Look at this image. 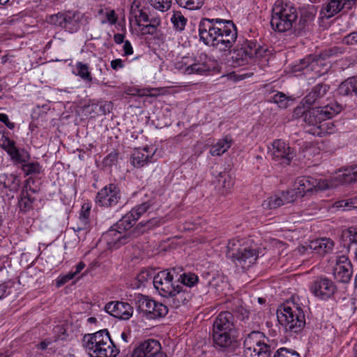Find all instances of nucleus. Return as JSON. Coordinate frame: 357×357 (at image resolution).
Returning <instances> with one entry per match:
<instances>
[{"mask_svg":"<svg viewBox=\"0 0 357 357\" xmlns=\"http://www.w3.org/2000/svg\"><path fill=\"white\" fill-rule=\"evenodd\" d=\"M356 0H328L322 5L320 18L330 19L340 12H347L355 5Z\"/></svg>","mask_w":357,"mask_h":357,"instance_id":"obj_11","label":"nucleus"},{"mask_svg":"<svg viewBox=\"0 0 357 357\" xmlns=\"http://www.w3.org/2000/svg\"><path fill=\"white\" fill-rule=\"evenodd\" d=\"M151 207L149 202H144L134 207L130 212L126 213L121 220L119 226H123L124 223L126 226L132 228L135 222L144 214Z\"/></svg>","mask_w":357,"mask_h":357,"instance_id":"obj_19","label":"nucleus"},{"mask_svg":"<svg viewBox=\"0 0 357 357\" xmlns=\"http://www.w3.org/2000/svg\"><path fill=\"white\" fill-rule=\"evenodd\" d=\"M76 70H77V75H79L82 79L87 82H91L92 77L87 64H84L82 62H77L76 63Z\"/></svg>","mask_w":357,"mask_h":357,"instance_id":"obj_42","label":"nucleus"},{"mask_svg":"<svg viewBox=\"0 0 357 357\" xmlns=\"http://www.w3.org/2000/svg\"><path fill=\"white\" fill-rule=\"evenodd\" d=\"M154 151L150 150L149 147H144L143 149L135 150L132 154L130 162L135 167L140 168L151 162Z\"/></svg>","mask_w":357,"mask_h":357,"instance_id":"obj_21","label":"nucleus"},{"mask_svg":"<svg viewBox=\"0 0 357 357\" xmlns=\"http://www.w3.org/2000/svg\"><path fill=\"white\" fill-rule=\"evenodd\" d=\"M284 204L282 195H275L264 201L262 206L264 209H275Z\"/></svg>","mask_w":357,"mask_h":357,"instance_id":"obj_33","label":"nucleus"},{"mask_svg":"<svg viewBox=\"0 0 357 357\" xmlns=\"http://www.w3.org/2000/svg\"><path fill=\"white\" fill-rule=\"evenodd\" d=\"M342 181L345 183L357 182V165L345 169L342 174Z\"/></svg>","mask_w":357,"mask_h":357,"instance_id":"obj_37","label":"nucleus"},{"mask_svg":"<svg viewBox=\"0 0 357 357\" xmlns=\"http://www.w3.org/2000/svg\"><path fill=\"white\" fill-rule=\"evenodd\" d=\"M90 227L89 220L84 218H78L77 222L71 227L75 232L84 231L86 234Z\"/></svg>","mask_w":357,"mask_h":357,"instance_id":"obj_45","label":"nucleus"},{"mask_svg":"<svg viewBox=\"0 0 357 357\" xmlns=\"http://www.w3.org/2000/svg\"><path fill=\"white\" fill-rule=\"evenodd\" d=\"M271 101L276 103L280 108L288 107V99L284 93L278 92L271 96Z\"/></svg>","mask_w":357,"mask_h":357,"instance_id":"obj_47","label":"nucleus"},{"mask_svg":"<svg viewBox=\"0 0 357 357\" xmlns=\"http://www.w3.org/2000/svg\"><path fill=\"white\" fill-rule=\"evenodd\" d=\"M236 312L238 317L241 320H245L249 317V312L243 307H238L236 309Z\"/></svg>","mask_w":357,"mask_h":357,"instance_id":"obj_60","label":"nucleus"},{"mask_svg":"<svg viewBox=\"0 0 357 357\" xmlns=\"http://www.w3.org/2000/svg\"><path fill=\"white\" fill-rule=\"evenodd\" d=\"M343 43L347 45L357 44V31L351 33L343 38Z\"/></svg>","mask_w":357,"mask_h":357,"instance_id":"obj_58","label":"nucleus"},{"mask_svg":"<svg viewBox=\"0 0 357 357\" xmlns=\"http://www.w3.org/2000/svg\"><path fill=\"white\" fill-rule=\"evenodd\" d=\"M192 66L189 70V75H202L210 70V66L208 63V58L206 54L199 57L192 58Z\"/></svg>","mask_w":357,"mask_h":357,"instance_id":"obj_26","label":"nucleus"},{"mask_svg":"<svg viewBox=\"0 0 357 357\" xmlns=\"http://www.w3.org/2000/svg\"><path fill=\"white\" fill-rule=\"evenodd\" d=\"M111 67L113 70L123 68L124 67L123 62L120 59H114L111 61Z\"/></svg>","mask_w":357,"mask_h":357,"instance_id":"obj_63","label":"nucleus"},{"mask_svg":"<svg viewBox=\"0 0 357 357\" xmlns=\"http://www.w3.org/2000/svg\"><path fill=\"white\" fill-rule=\"evenodd\" d=\"M238 337L233 314L229 311L220 312L213 322L211 340L213 349L225 356L233 355L240 349Z\"/></svg>","mask_w":357,"mask_h":357,"instance_id":"obj_1","label":"nucleus"},{"mask_svg":"<svg viewBox=\"0 0 357 357\" xmlns=\"http://www.w3.org/2000/svg\"><path fill=\"white\" fill-rule=\"evenodd\" d=\"M80 20L81 15L78 12L66 11L62 28L70 33H75L79 29Z\"/></svg>","mask_w":357,"mask_h":357,"instance_id":"obj_23","label":"nucleus"},{"mask_svg":"<svg viewBox=\"0 0 357 357\" xmlns=\"http://www.w3.org/2000/svg\"><path fill=\"white\" fill-rule=\"evenodd\" d=\"M298 18L296 9L281 0H277L271 9V26L273 30L283 33L291 30Z\"/></svg>","mask_w":357,"mask_h":357,"instance_id":"obj_4","label":"nucleus"},{"mask_svg":"<svg viewBox=\"0 0 357 357\" xmlns=\"http://www.w3.org/2000/svg\"><path fill=\"white\" fill-rule=\"evenodd\" d=\"M301 105H299L294 109L293 117L295 119L303 117V121L305 122V114L307 109H305L306 105H304L303 104Z\"/></svg>","mask_w":357,"mask_h":357,"instance_id":"obj_55","label":"nucleus"},{"mask_svg":"<svg viewBox=\"0 0 357 357\" xmlns=\"http://www.w3.org/2000/svg\"><path fill=\"white\" fill-rule=\"evenodd\" d=\"M1 146L15 162L19 163L25 162L24 156L17 149L15 142L13 140L2 136Z\"/></svg>","mask_w":357,"mask_h":357,"instance_id":"obj_24","label":"nucleus"},{"mask_svg":"<svg viewBox=\"0 0 357 357\" xmlns=\"http://www.w3.org/2000/svg\"><path fill=\"white\" fill-rule=\"evenodd\" d=\"M65 12L51 15L47 17V22L52 25L63 27L64 23Z\"/></svg>","mask_w":357,"mask_h":357,"instance_id":"obj_46","label":"nucleus"},{"mask_svg":"<svg viewBox=\"0 0 357 357\" xmlns=\"http://www.w3.org/2000/svg\"><path fill=\"white\" fill-rule=\"evenodd\" d=\"M119 153L116 151H114L108 154L104 159L105 165L111 166L114 165L118 160Z\"/></svg>","mask_w":357,"mask_h":357,"instance_id":"obj_56","label":"nucleus"},{"mask_svg":"<svg viewBox=\"0 0 357 357\" xmlns=\"http://www.w3.org/2000/svg\"><path fill=\"white\" fill-rule=\"evenodd\" d=\"M121 197L119 188L116 184L110 183L98 192L96 202L100 206L112 207L119 202Z\"/></svg>","mask_w":357,"mask_h":357,"instance_id":"obj_12","label":"nucleus"},{"mask_svg":"<svg viewBox=\"0 0 357 357\" xmlns=\"http://www.w3.org/2000/svg\"><path fill=\"white\" fill-rule=\"evenodd\" d=\"M231 145V140L226 137L219 140L215 144L212 146L210 153L212 155H221L230 148Z\"/></svg>","mask_w":357,"mask_h":357,"instance_id":"obj_32","label":"nucleus"},{"mask_svg":"<svg viewBox=\"0 0 357 357\" xmlns=\"http://www.w3.org/2000/svg\"><path fill=\"white\" fill-rule=\"evenodd\" d=\"M334 243L330 238H320L312 243L311 247L319 255H325L332 251Z\"/></svg>","mask_w":357,"mask_h":357,"instance_id":"obj_28","label":"nucleus"},{"mask_svg":"<svg viewBox=\"0 0 357 357\" xmlns=\"http://www.w3.org/2000/svg\"><path fill=\"white\" fill-rule=\"evenodd\" d=\"M255 45L252 42H248L241 47L238 46L230 52L231 63L234 67H238L245 65L257 53L254 48Z\"/></svg>","mask_w":357,"mask_h":357,"instance_id":"obj_13","label":"nucleus"},{"mask_svg":"<svg viewBox=\"0 0 357 357\" xmlns=\"http://www.w3.org/2000/svg\"><path fill=\"white\" fill-rule=\"evenodd\" d=\"M34 183V180L32 178H29L25 183L24 185V189L22 190V191L27 192H31L33 193H36L38 191L37 188H33L31 186V184Z\"/></svg>","mask_w":357,"mask_h":357,"instance_id":"obj_61","label":"nucleus"},{"mask_svg":"<svg viewBox=\"0 0 357 357\" xmlns=\"http://www.w3.org/2000/svg\"><path fill=\"white\" fill-rule=\"evenodd\" d=\"M156 352L153 351V354L150 353L148 357H167V354L162 351L161 345L158 347Z\"/></svg>","mask_w":357,"mask_h":357,"instance_id":"obj_64","label":"nucleus"},{"mask_svg":"<svg viewBox=\"0 0 357 357\" xmlns=\"http://www.w3.org/2000/svg\"><path fill=\"white\" fill-rule=\"evenodd\" d=\"M281 195L282 197H283V202H284L285 204L294 202L297 197H300L296 188L287 190L286 192H282Z\"/></svg>","mask_w":357,"mask_h":357,"instance_id":"obj_49","label":"nucleus"},{"mask_svg":"<svg viewBox=\"0 0 357 357\" xmlns=\"http://www.w3.org/2000/svg\"><path fill=\"white\" fill-rule=\"evenodd\" d=\"M105 309L113 317L123 320H128L133 314V307L125 302H110L105 305Z\"/></svg>","mask_w":357,"mask_h":357,"instance_id":"obj_18","label":"nucleus"},{"mask_svg":"<svg viewBox=\"0 0 357 357\" xmlns=\"http://www.w3.org/2000/svg\"><path fill=\"white\" fill-rule=\"evenodd\" d=\"M343 109V106L334 101L325 106L315 107L307 110L305 114V123L309 126L321 128V123L332 119Z\"/></svg>","mask_w":357,"mask_h":357,"instance_id":"obj_7","label":"nucleus"},{"mask_svg":"<svg viewBox=\"0 0 357 357\" xmlns=\"http://www.w3.org/2000/svg\"><path fill=\"white\" fill-rule=\"evenodd\" d=\"M198 281V276L192 273H184L178 278V282L188 287H194Z\"/></svg>","mask_w":357,"mask_h":357,"instance_id":"obj_34","label":"nucleus"},{"mask_svg":"<svg viewBox=\"0 0 357 357\" xmlns=\"http://www.w3.org/2000/svg\"><path fill=\"white\" fill-rule=\"evenodd\" d=\"M149 311L145 316L147 319H155L165 317L168 312V308L164 304L153 301V306L150 307Z\"/></svg>","mask_w":357,"mask_h":357,"instance_id":"obj_31","label":"nucleus"},{"mask_svg":"<svg viewBox=\"0 0 357 357\" xmlns=\"http://www.w3.org/2000/svg\"><path fill=\"white\" fill-rule=\"evenodd\" d=\"M181 6L188 10H197L202 7L204 0H176Z\"/></svg>","mask_w":357,"mask_h":357,"instance_id":"obj_44","label":"nucleus"},{"mask_svg":"<svg viewBox=\"0 0 357 357\" xmlns=\"http://www.w3.org/2000/svg\"><path fill=\"white\" fill-rule=\"evenodd\" d=\"M352 265L348 258L342 255L336 261L333 268L335 278L340 282L347 283L352 275Z\"/></svg>","mask_w":357,"mask_h":357,"instance_id":"obj_17","label":"nucleus"},{"mask_svg":"<svg viewBox=\"0 0 357 357\" xmlns=\"http://www.w3.org/2000/svg\"><path fill=\"white\" fill-rule=\"evenodd\" d=\"M268 154L278 165H290L295 156V151L289 144L282 139H275L268 147Z\"/></svg>","mask_w":357,"mask_h":357,"instance_id":"obj_8","label":"nucleus"},{"mask_svg":"<svg viewBox=\"0 0 357 357\" xmlns=\"http://www.w3.org/2000/svg\"><path fill=\"white\" fill-rule=\"evenodd\" d=\"M277 317L287 332L298 333L305 325L303 310L294 305L292 307L287 305L280 306L277 310Z\"/></svg>","mask_w":357,"mask_h":357,"instance_id":"obj_5","label":"nucleus"},{"mask_svg":"<svg viewBox=\"0 0 357 357\" xmlns=\"http://www.w3.org/2000/svg\"><path fill=\"white\" fill-rule=\"evenodd\" d=\"M333 207L336 208L351 209L357 208V195L347 199L335 202Z\"/></svg>","mask_w":357,"mask_h":357,"instance_id":"obj_36","label":"nucleus"},{"mask_svg":"<svg viewBox=\"0 0 357 357\" xmlns=\"http://www.w3.org/2000/svg\"><path fill=\"white\" fill-rule=\"evenodd\" d=\"M0 121L3 123L10 130L15 128V123L9 121L8 116L6 114H0Z\"/></svg>","mask_w":357,"mask_h":357,"instance_id":"obj_62","label":"nucleus"},{"mask_svg":"<svg viewBox=\"0 0 357 357\" xmlns=\"http://www.w3.org/2000/svg\"><path fill=\"white\" fill-rule=\"evenodd\" d=\"M259 256V252L250 247H243L236 254L231 255V259L236 266L247 269L254 264Z\"/></svg>","mask_w":357,"mask_h":357,"instance_id":"obj_16","label":"nucleus"},{"mask_svg":"<svg viewBox=\"0 0 357 357\" xmlns=\"http://www.w3.org/2000/svg\"><path fill=\"white\" fill-rule=\"evenodd\" d=\"M264 334L257 331L248 333L243 342L245 357H271L272 348Z\"/></svg>","mask_w":357,"mask_h":357,"instance_id":"obj_6","label":"nucleus"},{"mask_svg":"<svg viewBox=\"0 0 357 357\" xmlns=\"http://www.w3.org/2000/svg\"><path fill=\"white\" fill-rule=\"evenodd\" d=\"M341 96H353L357 97V77H350L342 82L337 89Z\"/></svg>","mask_w":357,"mask_h":357,"instance_id":"obj_27","label":"nucleus"},{"mask_svg":"<svg viewBox=\"0 0 357 357\" xmlns=\"http://www.w3.org/2000/svg\"><path fill=\"white\" fill-rule=\"evenodd\" d=\"M153 283L154 287L164 297H167L168 294L174 293V288L176 287L172 275L167 273V271H160L153 277Z\"/></svg>","mask_w":357,"mask_h":357,"instance_id":"obj_15","label":"nucleus"},{"mask_svg":"<svg viewBox=\"0 0 357 357\" xmlns=\"http://www.w3.org/2000/svg\"><path fill=\"white\" fill-rule=\"evenodd\" d=\"M134 18L136 24L139 26H142L143 22H148L149 17L144 8H140V3L137 1H134L130 8V20Z\"/></svg>","mask_w":357,"mask_h":357,"instance_id":"obj_25","label":"nucleus"},{"mask_svg":"<svg viewBox=\"0 0 357 357\" xmlns=\"http://www.w3.org/2000/svg\"><path fill=\"white\" fill-rule=\"evenodd\" d=\"M160 345L158 340L149 339L141 342L132 351L130 357H148L150 353L158 351Z\"/></svg>","mask_w":357,"mask_h":357,"instance_id":"obj_22","label":"nucleus"},{"mask_svg":"<svg viewBox=\"0 0 357 357\" xmlns=\"http://www.w3.org/2000/svg\"><path fill=\"white\" fill-rule=\"evenodd\" d=\"M218 181L221 185L225 191L227 192L234 185V181L231 176L227 172H220L218 176Z\"/></svg>","mask_w":357,"mask_h":357,"instance_id":"obj_43","label":"nucleus"},{"mask_svg":"<svg viewBox=\"0 0 357 357\" xmlns=\"http://www.w3.org/2000/svg\"><path fill=\"white\" fill-rule=\"evenodd\" d=\"M336 287L333 282L327 278L321 277L314 280L310 286V291L321 300H327L335 292Z\"/></svg>","mask_w":357,"mask_h":357,"instance_id":"obj_14","label":"nucleus"},{"mask_svg":"<svg viewBox=\"0 0 357 357\" xmlns=\"http://www.w3.org/2000/svg\"><path fill=\"white\" fill-rule=\"evenodd\" d=\"M167 297H172L173 298V304L176 307H178L181 304H185V302L188 301L191 296L189 293H186L181 285L176 284V287L174 288V292L168 294Z\"/></svg>","mask_w":357,"mask_h":357,"instance_id":"obj_29","label":"nucleus"},{"mask_svg":"<svg viewBox=\"0 0 357 357\" xmlns=\"http://www.w3.org/2000/svg\"><path fill=\"white\" fill-rule=\"evenodd\" d=\"M345 50L343 47L334 46L325 51L324 56L326 57L338 56L344 52Z\"/></svg>","mask_w":357,"mask_h":357,"instance_id":"obj_53","label":"nucleus"},{"mask_svg":"<svg viewBox=\"0 0 357 357\" xmlns=\"http://www.w3.org/2000/svg\"><path fill=\"white\" fill-rule=\"evenodd\" d=\"M34 199L27 192L22 191L18 204L20 211L26 212L32 208Z\"/></svg>","mask_w":357,"mask_h":357,"instance_id":"obj_35","label":"nucleus"},{"mask_svg":"<svg viewBox=\"0 0 357 357\" xmlns=\"http://www.w3.org/2000/svg\"><path fill=\"white\" fill-rule=\"evenodd\" d=\"M273 357H301L295 351L287 348H280L275 353Z\"/></svg>","mask_w":357,"mask_h":357,"instance_id":"obj_51","label":"nucleus"},{"mask_svg":"<svg viewBox=\"0 0 357 357\" xmlns=\"http://www.w3.org/2000/svg\"><path fill=\"white\" fill-rule=\"evenodd\" d=\"M22 170L26 174H39L40 172V167L38 162H29L22 165Z\"/></svg>","mask_w":357,"mask_h":357,"instance_id":"obj_50","label":"nucleus"},{"mask_svg":"<svg viewBox=\"0 0 357 357\" xmlns=\"http://www.w3.org/2000/svg\"><path fill=\"white\" fill-rule=\"evenodd\" d=\"M199 35L206 45L227 51L236 42L237 30L230 20L204 18L199 24Z\"/></svg>","mask_w":357,"mask_h":357,"instance_id":"obj_2","label":"nucleus"},{"mask_svg":"<svg viewBox=\"0 0 357 357\" xmlns=\"http://www.w3.org/2000/svg\"><path fill=\"white\" fill-rule=\"evenodd\" d=\"M120 220L111 228L104 233L102 236V239L110 247L119 246L125 244L126 240L130 237V232L128 230L131 229L126 225V223L123 226H119Z\"/></svg>","mask_w":357,"mask_h":357,"instance_id":"obj_10","label":"nucleus"},{"mask_svg":"<svg viewBox=\"0 0 357 357\" xmlns=\"http://www.w3.org/2000/svg\"><path fill=\"white\" fill-rule=\"evenodd\" d=\"M171 21L174 27L177 31H183L186 25L187 19L181 14V12H174Z\"/></svg>","mask_w":357,"mask_h":357,"instance_id":"obj_38","label":"nucleus"},{"mask_svg":"<svg viewBox=\"0 0 357 357\" xmlns=\"http://www.w3.org/2000/svg\"><path fill=\"white\" fill-rule=\"evenodd\" d=\"M153 278L152 273L148 270H142L137 276L139 282L144 283L151 280Z\"/></svg>","mask_w":357,"mask_h":357,"instance_id":"obj_54","label":"nucleus"},{"mask_svg":"<svg viewBox=\"0 0 357 357\" xmlns=\"http://www.w3.org/2000/svg\"><path fill=\"white\" fill-rule=\"evenodd\" d=\"M82 346L91 356L116 357L119 354L107 329L85 334Z\"/></svg>","mask_w":357,"mask_h":357,"instance_id":"obj_3","label":"nucleus"},{"mask_svg":"<svg viewBox=\"0 0 357 357\" xmlns=\"http://www.w3.org/2000/svg\"><path fill=\"white\" fill-rule=\"evenodd\" d=\"M149 3L155 9L165 12L170 9L172 0H147Z\"/></svg>","mask_w":357,"mask_h":357,"instance_id":"obj_41","label":"nucleus"},{"mask_svg":"<svg viewBox=\"0 0 357 357\" xmlns=\"http://www.w3.org/2000/svg\"><path fill=\"white\" fill-rule=\"evenodd\" d=\"M329 89L327 84H319L314 86L310 92L302 100L301 104L306 105L307 107H310L313 104L318 102L319 99L323 98Z\"/></svg>","mask_w":357,"mask_h":357,"instance_id":"obj_20","label":"nucleus"},{"mask_svg":"<svg viewBox=\"0 0 357 357\" xmlns=\"http://www.w3.org/2000/svg\"><path fill=\"white\" fill-rule=\"evenodd\" d=\"M347 234L350 241L349 250L354 253L357 260V228L349 227L347 229Z\"/></svg>","mask_w":357,"mask_h":357,"instance_id":"obj_39","label":"nucleus"},{"mask_svg":"<svg viewBox=\"0 0 357 357\" xmlns=\"http://www.w3.org/2000/svg\"><path fill=\"white\" fill-rule=\"evenodd\" d=\"M296 188L300 197L314 190H325L334 187L332 181L317 179L311 176L298 177L296 181Z\"/></svg>","mask_w":357,"mask_h":357,"instance_id":"obj_9","label":"nucleus"},{"mask_svg":"<svg viewBox=\"0 0 357 357\" xmlns=\"http://www.w3.org/2000/svg\"><path fill=\"white\" fill-rule=\"evenodd\" d=\"M227 248V257L231 259V255H232V254H236L241 248L243 247L241 246L239 240L233 239L228 242Z\"/></svg>","mask_w":357,"mask_h":357,"instance_id":"obj_48","label":"nucleus"},{"mask_svg":"<svg viewBox=\"0 0 357 357\" xmlns=\"http://www.w3.org/2000/svg\"><path fill=\"white\" fill-rule=\"evenodd\" d=\"M317 62V56L310 55L303 59L300 61V67L295 70H301L306 68H308L310 65L313 66V63Z\"/></svg>","mask_w":357,"mask_h":357,"instance_id":"obj_52","label":"nucleus"},{"mask_svg":"<svg viewBox=\"0 0 357 357\" xmlns=\"http://www.w3.org/2000/svg\"><path fill=\"white\" fill-rule=\"evenodd\" d=\"M141 27V31L143 34H151L153 35L156 33L157 29L154 27L153 25H151L150 24H147L146 25H144L142 24Z\"/></svg>","mask_w":357,"mask_h":357,"instance_id":"obj_59","label":"nucleus"},{"mask_svg":"<svg viewBox=\"0 0 357 357\" xmlns=\"http://www.w3.org/2000/svg\"><path fill=\"white\" fill-rule=\"evenodd\" d=\"M106 20H102V23L105 24L109 22L111 24H114L117 21L115 11L114 10H107L105 12Z\"/></svg>","mask_w":357,"mask_h":357,"instance_id":"obj_57","label":"nucleus"},{"mask_svg":"<svg viewBox=\"0 0 357 357\" xmlns=\"http://www.w3.org/2000/svg\"><path fill=\"white\" fill-rule=\"evenodd\" d=\"M134 300L137 310L144 316L147 312H150V307L153 306L154 300L142 294L136 296Z\"/></svg>","mask_w":357,"mask_h":357,"instance_id":"obj_30","label":"nucleus"},{"mask_svg":"<svg viewBox=\"0 0 357 357\" xmlns=\"http://www.w3.org/2000/svg\"><path fill=\"white\" fill-rule=\"evenodd\" d=\"M192 57L183 56L181 60L175 63V68L183 72L184 74L189 75V70L192 66Z\"/></svg>","mask_w":357,"mask_h":357,"instance_id":"obj_40","label":"nucleus"}]
</instances>
